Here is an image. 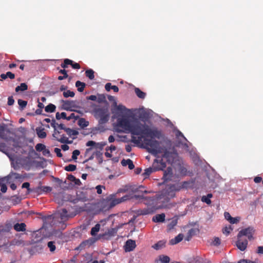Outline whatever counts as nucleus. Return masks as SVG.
I'll return each instance as SVG.
<instances>
[{"label":"nucleus","instance_id":"nucleus-1","mask_svg":"<svg viewBox=\"0 0 263 263\" xmlns=\"http://www.w3.org/2000/svg\"><path fill=\"white\" fill-rule=\"evenodd\" d=\"M129 133L133 135L131 141L134 143L139 144L143 139L142 147L149 153L155 156L161 153H164V156L167 155V149L162 147L160 142L154 139H160L163 137L162 131L157 127L151 128L146 124L135 120L132 123Z\"/></svg>","mask_w":263,"mask_h":263},{"label":"nucleus","instance_id":"nucleus-2","mask_svg":"<svg viewBox=\"0 0 263 263\" xmlns=\"http://www.w3.org/2000/svg\"><path fill=\"white\" fill-rule=\"evenodd\" d=\"M95 118L98 120V129L104 132L103 125L106 123L109 119L108 109L106 107L96 106L93 110Z\"/></svg>","mask_w":263,"mask_h":263},{"label":"nucleus","instance_id":"nucleus-3","mask_svg":"<svg viewBox=\"0 0 263 263\" xmlns=\"http://www.w3.org/2000/svg\"><path fill=\"white\" fill-rule=\"evenodd\" d=\"M117 125L122 129V131L126 133H129L131 128L132 123L125 118H119L117 120Z\"/></svg>","mask_w":263,"mask_h":263},{"label":"nucleus","instance_id":"nucleus-4","mask_svg":"<svg viewBox=\"0 0 263 263\" xmlns=\"http://www.w3.org/2000/svg\"><path fill=\"white\" fill-rule=\"evenodd\" d=\"M59 216L55 217L58 219V221L60 223H62V227L64 226V229L66 227V225L64 223L67 221L70 218L73 217V215L68 214V212L66 209H62L59 214Z\"/></svg>","mask_w":263,"mask_h":263},{"label":"nucleus","instance_id":"nucleus-5","mask_svg":"<svg viewBox=\"0 0 263 263\" xmlns=\"http://www.w3.org/2000/svg\"><path fill=\"white\" fill-rule=\"evenodd\" d=\"M254 233V229L252 227H248L240 230L237 235H238L239 237H243L244 236H246L248 237L249 240H251L253 239V235Z\"/></svg>","mask_w":263,"mask_h":263},{"label":"nucleus","instance_id":"nucleus-6","mask_svg":"<svg viewBox=\"0 0 263 263\" xmlns=\"http://www.w3.org/2000/svg\"><path fill=\"white\" fill-rule=\"evenodd\" d=\"M248 244V240L243 237H239L237 235V240L236 242V246L241 251H245L247 248Z\"/></svg>","mask_w":263,"mask_h":263},{"label":"nucleus","instance_id":"nucleus-7","mask_svg":"<svg viewBox=\"0 0 263 263\" xmlns=\"http://www.w3.org/2000/svg\"><path fill=\"white\" fill-rule=\"evenodd\" d=\"M68 65H70L74 69H80L81 67L79 63H74L72 60L68 59H65L64 60V63L61 64V66L63 68H66L68 67Z\"/></svg>","mask_w":263,"mask_h":263},{"label":"nucleus","instance_id":"nucleus-8","mask_svg":"<svg viewBox=\"0 0 263 263\" xmlns=\"http://www.w3.org/2000/svg\"><path fill=\"white\" fill-rule=\"evenodd\" d=\"M173 177V170L171 167H168L164 171L163 176L162 179L164 180V182H166L172 179Z\"/></svg>","mask_w":263,"mask_h":263},{"label":"nucleus","instance_id":"nucleus-9","mask_svg":"<svg viewBox=\"0 0 263 263\" xmlns=\"http://www.w3.org/2000/svg\"><path fill=\"white\" fill-rule=\"evenodd\" d=\"M136 247L135 241L128 239L126 241L125 245V251L126 252H130L133 251Z\"/></svg>","mask_w":263,"mask_h":263},{"label":"nucleus","instance_id":"nucleus-10","mask_svg":"<svg viewBox=\"0 0 263 263\" xmlns=\"http://www.w3.org/2000/svg\"><path fill=\"white\" fill-rule=\"evenodd\" d=\"M156 210V208L155 206H152L151 207H148L146 209H144L143 210H141L138 211V214L142 215H146L150 214H153Z\"/></svg>","mask_w":263,"mask_h":263},{"label":"nucleus","instance_id":"nucleus-11","mask_svg":"<svg viewBox=\"0 0 263 263\" xmlns=\"http://www.w3.org/2000/svg\"><path fill=\"white\" fill-rule=\"evenodd\" d=\"M52 191V187L48 186H39L35 189V192L39 194L42 193H48Z\"/></svg>","mask_w":263,"mask_h":263},{"label":"nucleus","instance_id":"nucleus-12","mask_svg":"<svg viewBox=\"0 0 263 263\" xmlns=\"http://www.w3.org/2000/svg\"><path fill=\"white\" fill-rule=\"evenodd\" d=\"M58 136L59 135H55V137H53L58 141L62 143L71 144L72 143V141H69L68 138L65 137L64 135L61 136L60 138Z\"/></svg>","mask_w":263,"mask_h":263},{"label":"nucleus","instance_id":"nucleus-13","mask_svg":"<svg viewBox=\"0 0 263 263\" xmlns=\"http://www.w3.org/2000/svg\"><path fill=\"white\" fill-rule=\"evenodd\" d=\"M165 215L164 213L157 214L153 218V221L155 222H163L165 221Z\"/></svg>","mask_w":263,"mask_h":263},{"label":"nucleus","instance_id":"nucleus-14","mask_svg":"<svg viewBox=\"0 0 263 263\" xmlns=\"http://www.w3.org/2000/svg\"><path fill=\"white\" fill-rule=\"evenodd\" d=\"M121 164L124 166L128 165V168L130 170H133L135 167L133 161L129 159H128L127 160L123 159L121 161Z\"/></svg>","mask_w":263,"mask_h":263},{"label":"nucleus","instance_id":"nucleus-15","mask_svg":"<svg viewBox=\"0 0 263 263\" xmlns=\"http://www.w3.org/2000/svg\"><path fill=\"white\" fill-rule=\"evenodd\" d=\"M26 224L25 223H17L14 226V229L17 232L25 231L26 230Z\"/></svg>","mask_w":263,"mask_h":263},{"label":"nucleus","instance_id":"nucleus-16","mask_svg":"<svg viewBox=\"0 0 263 263\" xmlns=\"http://www.w3.org/2000/svg\"><path fill=\"white\" fill-rule=\"evenodd\" d=\"M36 132L37 136L40 138H45L46 137L47 134L45 132L44 128L42 127H37Z\"/></svg>","mask_w":263,"mask_h":263},{"label":"nucleus","instance_id":"nucleus-17","mask_svg":"<svg viewBox=\"0 0 263 263\" xmlns=\"http://www.w3.org/2000/svg\"><path fill=\"white\" fill-rule=\"evenodd\" d=\"M183 238V235L182 234H179L176 236L174 239H172L170 241L171 245H176L180 242Z\"/></svg>","mask_w":263,"mask_h":263},{"label":"nucleus","instance_id":"nucleus-18","mask_svg":"<svg viewBox=\"0 0 263 263\" xmlns=\"http://www.w3.org/2000/svg\"><path fill=\"white\" fill-rule=\"evenodd\" d=\"M166 243V241L164 240H160L158 241L156 243H155L154 245L152 246V247L156 250H160L163 247H165Z\"/></svg>","mask_w":263,"mask_h":263},{"label":"nucleus","instance_id":"nucleus-19","mask_svg":"<svg viewBox=\"0 0 263 263\" xmlns=\"http://www.w3.org/2000/svg\"><path fill=\"white\" fill-rule=\"evenodd\" d=\"M58 123L56 122L54 119H52L51 122V126L54 128V132L52 135L53 137H55V135H59L60 132L57 129Z\"/></svg>","mask_w":263,"mask_h":263},{"label":"nucleus","instance_id":"nucleus-20","mask_svg":"<svg viewBox=\"0 0 263 263\" xmlns=\"http://www.w3.org/2000/svg\"><path fill=\"white\" fill-rule=\"evenodd\" d=\"M76 86L77 87L78 91L83 92L86 86V84L80 81H77L76 82Z\"/></svg>","mask_w":263,"mask_h":263},{"label":"nucleus","instance_id":"nucleus-21","mask_svg":"<svg viewBox=\"0 0 263 263\" xmlns=\"http://www.w3.org/2000/svg\"><path fill=\"white\" fill-rule=\"evenodd\" d=\"M78 124L81 128H84L88 126L89 122L84 118H81L79 119Z\"/></svg>","mask_w":263,"mask_h":263},{"label":"nucleus","instance_id":"nucleus-22","mask_svg":"<svg viewBox=\"0 0 263 263\" xmlns=\"http://www.w3.org/2000/svg\"><path fill=\"white\" fill-rule=\"evenodd\" d=\"M156 169L152 168V167H148L146 168L144 170V172L142 174L143 176L146 178H147L153 172L156 171Z\"/></svg>","mask_w":263,"mask_h":263},{"label":"nucleus","instance_id":"nucleus-23","mask_svg":"<svg viewBox=\"0 0 263 263\" xmlns=\"http://www.w3.org/2000/svg\"><path fill=\"white\" fill-rule=\"evenodd\" d=\"M0 77L2 78V79H3V80H5L7 78H9L10 79H13L15 78V75H14V74L12 73L11 72L8 71V72H6V74H4V73L1 74Z\"/></svg>","mask_w":263,"mask_h":263},{"label":"nucleus","instance_id":"nucleus-24","mask_svg":"<svg viewBox=\"0 0 263 263\" xmlns=\"http://www.w3.org/2000/svg\"><path fill=\"white\" fill-rule=\"evenodd\" d=\"M213 196L212 194H208L207 196H203L201 197V201L203 202L206 203L208 204H210L211 203V200L210 198Z\"/></svg>","mask_w":263,"mask_h":263},{"label":"nucleus","instance_id":"nucleus-25","mask_svg":"<svg viewBox=\"0 0 263 263\" xmlns=\"http://www.w3.org/2000/svg\"><path fill=\"white\" fill-rule=\"evenodd\" d=\"M27 89H28L27 85L25 83H21L20 86H17L15 88V91L16 92H18L20 91H23L27 90Z\"/></svg>","mask_w":263,"mask_h":263},{"label":"nucleus","instance_id":"nucleus-26","mask_svg":"<svg viewBox=\"0 0 263 263\" xmlns=\"http://www.w3.org/2000/svg\"><path fill=\"white\" fill-rule=\"evenodd\" d=\"M56 106L52 104H49L45 108V110L47 112H53L55 111Z\"/></svg>","mask_w":263,"mask_h":263},{"label":"nucleus","instance_id":"nucleus-27","mask_svg":"<svg viewBox=\"0 0 263 263\" xmlns=\"http://www.w3.org/2000/svg\"><path fill=\"white\" fill-rule=\"evenodd\" d=\"M135 92L136 95L141 99H144L146 96V93L142 91L139 88H135Z\"/></svg>","mask_w":263,"mask_h":263},{"label":"nucleus","instance_id":"nucleus-28","mask_svg":"<svg viewBox=\"0 0 263 263\" xmlns=\"http://www.w3.org/2000/svg\"><path fill=\"white\" fill-rule=\"evenodd\" d=\"M100 229V224L99 223L96 224L95 227H92L91 229L90 234L92 236H95L96 234L99 231Z\"/></svg>","mask_w":263,"mask_h":263},{"label":"nucleus","instance_id":"nucleus-29","mask_svg":"<svg viewBox=\"0 0 263 263\" xmlns=\"http://www.w3.org/2000/svg\"><path fill=\"white\" fill-rule=\"evenodd\" d=\"M117 233V229L116 228H111L110 229L108 230V231L105 233V235L108 236L109 237H112L116 235Z\"/></svg>","mask_w":263,"mask_h":263},{"label":"nucleus","instance_id":"nucleus-30","mask_svg":"<svg viewBox=\"0 0 263 263\" xmlns=\"http://www.w3.org/2000/svg\"><path fill=\"white\" fill-rule=\"evenodd\" d=\"M65 132H66L69 136H77L79 134V132L77 130L68 127L65 129Z\"/></svg>","mask_w":263,"mask_h":263},{"label":"nucleus","instance_id":"nucleus-31","mask_svg":"<svg viewBox=\"0 0 263 263\" xmlns=\"http://www.w3.org/2000/svg\"><path fill=\"white\" fill-rule=\"evenodd\" d=\"M196 233V230L192 228L190 229L187 233V236L185 238V240L189 241L193 236H194Z\"/></svg>","mask_w":263,"mask_h":263},{"label":"nucleus","instance_id":"nucleus-32","mask_svg":"<svg viewBox=\"0 0 263 263\" xmlns=\"http://www.w3.org/2000/svg\"><path fill=\"white\" fill-rule=\"evenodd\" d=\"M24 244H25L24 242L22 240H16V239H14V240L11 241L10 242L9 246H21V245H24Z\"/></svg>","mask_w":263,"mask_h":263},{"label":"nucleus","instance_id":"nucleus-33","mask_svg":"<svg viewBox=\"0 0 263 263\" xmlns=\"http://www.w3.org/2000/svg\"><path fill=\"white\" fill-rule=\"evenodd\" d=\"M85 74L90 80H93L95 78L94 71L92 69H88L85 71Z\"/></svg>","mask_w":263,"mask_h":263},{"label":"nucleus","instance_id":"nucleus-34","mask_svg":"<svg viewBox=\"0 0 263 263\" xmlns=\"http://www.w3.org/2000/svg\"><path fill=\"white\" fill-rule=\"evenodd\" d=\"M73 101H64V109L66 110H70V108L73 106Z\"/></svg>","mask_w":263,"mask_h":263},{"label":"nucleus","instance_id":"nucleus-35","mask_svg":"<svg viewBox=\"0 0 263 263\" xmlns=\"http://www.w3.org/2000/svg\"><path fill=\"white\" fill-rule=\"evenodd\" d=\"M221 244V240L218 237H215L213 238L212 241L211 243V245L214 246H219Z\"/></svg>","mask_w":263,"mask_h":263},{"label":"nucleus","instance_id":"nucleus-36","mask_svg":"<svg viewBox=\"0 0 263 263\" xmlns=\"http://www.w3.org/2000/svg\"><path fill=\"white\" fill-rule=\"evenodd\" d=\"M18 104L19 105L20 109L21 110H23L26 107L27 104V102L21 99H18Z\"/></svg>","mask_w":263,"mask_h":263},{"label":"nucleus","instance_id":"nucleus-37","mask_svg":"<svg viewBox=\"0 0 263 263\" xmlns=\"http://www.w3.org/2000/svg\"><path fill=\"white\" fill-rule=\"evenodd\" d=\"M55 118L57 120H60L61 119H66L67 118L66 114L65 112H62L61 114L59 112H57L55 114Z\"/></svg>","mask_w":263,"mask_h":263},{"label":"nucleus","instance_id":"nucleus-38","mask_svg":"<svg viewBox=\"0 0 263 263\" xmlns=\"http://www.w3.org/2000/svg\"><path fill=\"white\" fill-rule=\"evenodd\" d=\"M77 166L74 164H69L66 166L64 168L65 170L68 172H72L76 170Z\"/></svg>","mask_w":263,"mask_h":263},{"label":"nucleus","instance_id":"nucleus-39","mask_svg":"<svg viewBox=\"0 0 263 263\" xmlns=\"http://www.w3.org/2000/svg\"><path fill=\"white\" fill-rule=\"evenodd\" d=\"M46 146L42 143H38L35 146V149L37 152H43V151L45 149Z\"/></svg>","mask_w":263,"mask_h":263},{"label":"nucleus","instance_id":"nucleus-40","mask_svg":"<svg viewBox=\"0 0 263 263\" xmlns=\"http://www.w3.org/2000/svg\"><path fill=\"white\" fill-rule=\"evenodd\" d=\"M74 95L75 93L73 91H71L69 90L63 92V96L65 98H68L69 97H73L74 96Z\"/></svg>","mask_w":263,"mask_h":263},{"label":"nucleus","instance_id":"nucleus-41","mask_svg":"<svg viewBox=\"0 0 263 263\" xmlns=\"http://www.w3.org/2000/svg\"><path fill=\"white\" fill-rule=\"evenodd\" d=\"M47 246L49 248L51 252H53L55 250V246L54 245V242L49 241L47 243Z\"/></svg>","mask_w":263,"mask_h":263},{"label":"nucleus","instance_id":"nucleus-42","mask_svg":"<svg viewBox=\"0 0 263 263\" xmlns=\"http://www.w3.org/2000/svg\"><path fill=\"white\" fill-rule=\"evenodd\" d=\"M106 145V142H101L100 143H96L95 146L97 148H99L100 150H102L103 149V147Z\"/></svg>","mask_w":263,"mask_h":263},{"label":"nucleus","instance_id":"nucleus-43","mask_svg":"<svg viewBox=\"0 0 263 263\" xmlns=\"http://www.w3.org/2000/svg\"><path fill=\"white\" fill-rule=\"evenodd\" d=\"M80 154V152L79 150L76 149L73 151L72 152V159L73 160H76L77 159V157L79 156Z\"/></svg>","mask_w":263,"mask_h":263},{"label":"nucleus","instance_id":"nucleus-44","mask_svg":"<svg viewBox=\"0 0 263 263\" xmlns=\"http://www.w3.org/2000/svg\"><path fill=\"white\" fill-rule=\"evenodd\" d=\"M119 203H120L119 198L115 199L112 200V201H111V202H110L109 208H112V207L115 206L116 205L119 204Z\"/></svg>","mask_w":263,"mask_h":263},{"label":"nucleus","instance_id":"nucleus-45","mask_svg":"<svg viewBox=\"0 0 263 263\" xmlns=\"http://www.w3.org/2000/svg\"><path fill=\"white\" fill-rule=\"evenodd\" d=\"M115 103L116 106V109L120 111L121 112H124L126 110V108L125 107V106H124L122 105H121V104L117 105V103L116 102Z\"/></svg>","mask_w":263,"mask_h":263},{"label":"nucleus","instance_id":"nucleus-46","mask_svg":"<svg viewBox=\"0 0 263 263\" xmlns=\"http://www.w3.org/2000/svg\"><path fill=\"white\" fill-rule=\"evenodd\" d=\"M232 230V229L231 228V227H226L222 229V232L224 234H226L227 236L230 233V232Z\"/></svg>","mask_w":263,"mask_h":263},{"label":"nucleus","instance_id":"nucleus-47","mask_svg":"<svg viewBox=\"0 0 263 263\" xmlns=\"http://www.w3.org/2000/svg\"><path fill=\"white\" fill-rule=\"evenodd\" d=\"M98 103H102L106 101V98L104 95H100L97 99Z\"/></svg>","mask_w":263,"mask_h":263},{"label":"nucleus","instance_id":"nucleus-48","mask_svg":"<svg viewBox=\"0 0 263 263\" xmlns=\"http://www.w3.org/2000/svg\"><path fill=\"white\" fill-rule=\"evenodd\" d=\"M130 198V195H126L122 197L119 198L120 203H121L122 202H124L125 201H126L127 200H129Z\"/></svg>","mask_w":263,"mask_h":263},{"label":"nucleus","instance_id":"nucleus-49","mask_svg":"<svg viewBox=\"0 0 263 263\" xmlns=\"http://www.w3.org/2000/svg\"><path fill=\"white\" fill-rule=\"evenodd\" d=\"M42 154L44 156L46 157L51 156L50 151L48 149L46 148V147H45V149L43 151Z\"/></svg>","mask_w":263,"mask_h":263},{"label":"nucleus","instance_id":"nucleus-50","mask_svg":"<svg viewBox=\"0 0 263 263\" xmlns=\"http://www.w3.org/2000/svg\"><path fill=\"white\" fill-rule=\"evenodd\" d=\"M176 136L177 138H179V137H181L185 141H187L186 138L184 136L183 134L179 130H177L176 132Z\"/></svg>","mask_w":263,"mask_h":263},{"label":"nucleus","instance_id":"nucleus-51","mask_svg":"<svg viewBox=\"0 0 263 263\" xmlns=\"http://www.w3.org/2000/svg\"><path fill=\"white\" fill-rule=\"evenodd\" d=\"M240 218L239 217H232L231 219L229 221L230 223L232 224L237 223L239 222Z\"/></svg>","mask_w":263,"mask_h":263},{"label":"nucleus","instance_id":"nucleus-52","mask_svg":"<svg viewBox=\"0 0 263 263\" xmlns=\"http://www.w3.org/2000/svg\"><path fill=\"white\" fill-rule=\"evenodd\" d=\"M187 170L186 168L181 166L179 168V173L182 175H185L186 174Z\"/></svg>","mask_w":263,"mask_h":263},{"label":"nucleus","instance_id":"nucleus-53","mask_svg":"<svg viewBox=\"0 0 263 263\" xmlns=\"http://www.w3.org/2000/svg\"><path fill=\"white\" fill-rule=\"evenodd\" d=\"M30 184L29 182H24L23 183L22 187V188H26L27 189L28 192H30Z\"/></svg>","mask_w":263,"mask_h":263},{"label":"nucleus","instance_id":"nucleus-54","mask_svg":"<svg viewBox=\"0 0 263 263\" xmlns=\"http://www.w3.org/2000/svg\"><path fill=\"white\" fill-rule=\"evenodd\" d=\"M54 151L56 153L57 156L58 157H62V154L61 153V149L60 148H55L54 149Z\"/></svg>","mask_w":263,"mask_h":263},{"label":"nucleus","instance_id":"nucleus-55","mask_svg":"<svg viewBox=\"0 0 263 263\" xmlns=\"http://www.w3.org/2000/svg\"><path fill=\"white\" fill-rule=\"evenodd\" d=\"M14 103V100L13 98V97L11 96V97H9L8 98V102H7V104L9 106H11V105H12Z\"/></svg>","mask_w":263,"mask_h":263},{"label":"nucleus","instance_id":"nucleus-56","mask_svg":"<svg viewBox=\"0 0 263 263\" xmlns=\"http://www.w3.org/2000/svg\"><path fill=\"white\" fill-rule=\"evenodd\" d=\"M1 187V191L2 193H6L7 190V187L6 184H4L3 182L2 183L1 185H0Z\"/></svg>","mask_w":263,"mask_h":263},{"label":"nucleus","instance_id":"nucleus-57","mask_svg":"<svg viewBox=\"0 0 263 263\" xmlns=\"http://www.w3.org/2000/svg\"><path fill=\"white\" fill-rule=\"evenodd\" d=\"M224 218H226V219H227L229 221L231 219V218L232 217L231 216V215L230 214V213L228 212H225L224 213Z\"/></svg>","mask_w":263,"mask_h":263},{"label":"nucleus","instance_id":"nucleus-58","mask_svg":"<svg viewBox=\"0 0 263 263\" xmlns=\"http://www.w3.org/2000/svg\"><path fill=\"white\" fill-rule=\"evenodd\" d=\"M102 187H104V186H102V185H97L96 187V190H97V192L98 194H102Z\"/></svg>","mask_w":263,"mask_h":263},{"label":"nucleus","instance_id":"nucleus-59","mask_svg":"<svg viewBox=\"0 0 263 263\" xmlns=\"http://www.w3.org/2000/svg\"><path fill=\"white\" fill-rule=\"evenodd\" d=\"M77 119V117L75 116V114L74 113H71L69 116L67 117L66 120L69 121L71 119Z\"/></svg>","mask_w":263,"mask_h":263},{"label":"nucleus","instance_id":"nucleus-60","mask_svg":"<svg viewBox=\"0 0 263 263\" xmlns=\"http://www.w3.org/2000/svg\"><path fill=\"white\" fill-rule=\"evenodd\" d=\"M112 86L111 85V84L110 83H107L106 84L105 86V88L106 91H109L110 89H111V87Z\"/></svg>","mask_w":263,"mask_h":263},{"label":"nucleus","instance_id":"nucleus-61","mask_svg":"<svg viewBox=\"0 0 263 263\" xmlns=\"http://www.w3.org/2000/svg\"><path fill=\"white\" fill-rule=\"evenodd\" d=\"M59 72L60 73H62V74H63L64 76V77L65 78H68V75L67 74V71L65 70V69H61L60 71H59Z\"/></svg>","mask_w":263,"mask_h":263},{"label":"nucleus","instance_id":"nucleus-62","mask_svg":"<svg viewBox=\"0 0 263 263\" xmlns=\"http://www.w3.org/2000/svg\"><path fill=\"white\" fill-rule=\"evenodd\" d=\"M256 253L259 254H263V246L257 247Z\"/></svg>","mask_w":263,"mask_h":263},{"label":"nucleus","instance_id":"nucleus-63","mask_svg":"<svg viewBox=\"0 0 263 263\" xmlns=\"http://www.w3.org/2000/svg\"><path fill=\"white\" fill-rule=\"evenodd\" d=\"M96 144V143L93 141H88L86 143V145L87 146H95Z\"/></svg>","mask_w":263,"mask_h":263},{"label":"nucleus","instance_id":"nucleus-64","mask_svg":"<svg viewBox=\"0 0 263 263\" xmlns=\"http://www.w3.org/2000/svg\"><path fill=\"white\" fill-rule=\"evenodd\" d=\"M177 224V221L176 220L172 221L168 226L170 229H172Z\"/></svg>","mask_w":263,"mask_h":263}]
</instances>
